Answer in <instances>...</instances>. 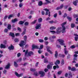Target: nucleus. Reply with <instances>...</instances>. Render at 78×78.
<instances>
[{"label": "nucleus", "instance_id": "nucleus-1", "mask_svg": "<svg viewBox=\"0 0 78 78\" xmlns=\"http://www.w3.org/2000/svg\"><path fill=\"white\" fill-rule=\"evenodd\" d=\"M66 23H67V22H65L61 24L62 27V31L61 30L62 29V27H59L57 28V31L56 32L54 30H50V33L53 34H54L55 33H57V34H59L61 31L62 33H66V27L64 26V25H66Z\"/></svg>", "mask_w": 78, "mask_h": 78}, {"label": "nucleus", "instance_id": "nucleus-2", "mask_svg": "<svg viewBox=\"0 0 78 78\" xmlns=\"http://www.w3.org/2000/svg\"><path fill=\"white\" fill-rule=\"evenodd\" d=\"M25 56H31V55H33V52L32 51L28 52V50H26L25 53Z\"/></svg>", "mask_w": 78, "mask_h": 78}, {"label": "nucleus", "instance_id": "nucleus-3", "mask_svg": "<svg viewBox=\"0 0 78 78\" xmlns=\"http://www.w3.org/2000/svg\"><path fill=\"white\" fill-rule=\"evenodd\" d=\"M58 41L59 42V44L60 45H65V44L64 43V41L62 39H58Z\"/></svg>", "mask_w": 78, "mask_h": 78}, {"label": "nucleus", "instance_id": "nucleus-4", "mask_svg": "<svg viewBox=\"0 0 78 78\" xmlns=\"http://www.w3.org/2000/svg\"><path fill=\"white\" fill-rule=\"evenodd\" d=\"M36 30H39L41 28V24L38 23L36 24L35 27Z\"/></svg>", "mask_w": 78, "mask_h": 78}, {"label": "nucleus", "instance_id": "nucleus-5", "mask_svg": "<svg viewBox=\"0 0 78 78\" xmlns=\"http://www.w3.org/2000/svg\"><path fill=\"white\" fill-rule=\"evenodd\" d=\"M53 65V63L52 62L50 63L47 66V68L48 69H51L52 68V66Z\"/></svg>", "mask_w": 78, "mask_h": 78}, {"label": "nucleus", "instance_id": "nucleus-6", "mask_svg": "<svg viewBox=\"0 0 78 78\" xmlns=\"http://www.w3.org/2000/svg\"><path fill=\"white\" fill-rule=\"evenodd\" d=\"M10 63H8V64L5 66V69H10Z\"/></svg>", "mask_w": 78, "mask_h": 78}, {"label": "nucleus", "instance_id": "nucleus-7", "mask_svg": "<svg viewBox=\"0 0 78 78\" xmlns=\"http://www.w3.org/2000/svg\"><path fill=\"white\" fill-rule=\"evenodd\" d=\"M39 74H40V75H41V77H42L44 76V75H45V73L44 72L41 71L39 72Z\"/></svg>", "mask_w": 78, "mask_h": 78}, {"label": "nucleus", "instance_id": "nucleus-8", "mask_svg": "<svg viewBox=\"0 0 78 78\" xmlns=\"http://www.w3.org/2000/svg\"><path fill=\"white\" fill-rule=\"evenodd\" d=\"M15 74L17 77H20V76H23V75L22 73L19 74L16 72L15 73Z\"/></svg>", "mask_w": 78, "mask_h": 78}, {"label": "nucleus", "instance_id": "nucleus-9", "mask_svg": "<svg viewBox=\"0 0 78 78\" xmlns=\"http://www.w3.org/2000/svg\"><path fill=\"white\" fill-rule=\"evenodd\" d=\"M47 51L48 52H49L50 53V54H53V52L51 51L50 50V47H47Z\"/></svg>", "mask_w": 78, "mask_h": 78}, {"label": "nucleus", "instance_id": "nucleus-10", "mask_svg": "<svg viewBox=\"0 0 78 78\" xmlns=\"http://www.w3.org/2000/svg\"><path fill=\"white\" fill-rule=\"evenodd\" d=\"M8 48L10 50H13L14 49V47L11 44L10 46Z\"/></svg>", "mask_w": 78, "mask_h": 78}, {"label": "nucleus", "instance_id": "nucleus-11", "mask_svg": "<svg viewBox=\"0 0 78 78\" xmlns=\"http://www.w3.org/2000/svg\"><path fill=\"white\" fill-rule=\"evenodd\" d=\"M19 45L20 46V47H22V46L25 45L24 41H21L20 42V44H19Z\"/></svg>", "mask_w": 78, "mask_h": 78}, {"label": "nucleus", "instance_id": "nucleus-12", "mask_svg": "<svg viewBox=\"0 0 78 78\" xmlns=\"http://www.w3.org/2000/svg\"><path fill=\"white\" fill-rule=\"evenodd\" d=\"M44 11H46L45 15L46 16H47V15L48 14V13H49V10L48 9H44Z\"/></svg>", "mask_w": 78, "mask_h": 78}, {"label": "nucleus", "instance_id": "nucleus-13", "mask_svg": "<svg viewBox=\"0 0 78 78\" xmlns=\"http://www.w3.org/2000/svg\"><path fill=\"white\" fill-rule=\"evenodd\" d=\"M32 49H34V48H35L36 49H39V47L37 45H33L32 46Z\"/></svg>", "mask_w": 78, "mask_h": 78}, {"label": "nucleus", "instance_id": "nucleus-14", "mask_svg": "<svg viewBox=\"0 0 78 78\" xmlns=\"http://www.w3.org/2000/svg\"><path fill=\"white\" fill-rule=\"evenodd\" d=\"M0 47L1 48H6V46L5 44H1L0 45Z\"/></svg>", "mask_w": 78, "mask_h": 78}, {"label": "nucleus", "instance_id": "nucleus-15", "mask_svg": "<svg viewBox=\"0 0 78 78\" xmlns=\"http://www.w3.org/2000/svg\"><path fill=\"white\" fill-rule=\"evenodd\" d=\"M45 2H46L44 3H43V5H47L49 3H50V1H48V0H46Z\"/></svg>", "mask_w": 78, "mask_h": 78}, {"label": "nucleus", "instance_id": "nucleus-16", "mask_svg": "<svg viewBox=\"0 0 78 78\" xmlns=\"http://www.w3.org/2000/svg\"><path fill=\"white\" fill-rule=\"evenodd\" d=\"M64 51L65 55H67L68 51L67 50V48H65L64 49Z\"/></svg>", "mask_w": 78, "mask_h": 78}, {"label": "nucleus", "instance_id": "nucleus-17", "mask_svg": "<svg viewBox=\"0 0 78 78\" xmlns=\"http://www.w3.org/2000/svg\"><path fill=\"white\" fill-rule=\"evenodd\" d=\"M63 7V5H62L60 6V7H58L56 8V10H59V9H62V8Z\"/></svg>", "mask_w": 78, "mask_h": 78}, {"label": "nucleus", "instance_id": "nucleus-18", "mask_svg": "<svg viewBox=\"0 0 78 78\" xmlns=\"http://www.w3.org/2000/svg\"><path fill=\"white\" fill-rule=\"evenodd\" d=\"M9 35L10 36H12V37H14V36H15V35H14V34L12 32H10L9 33Z\"/></svg>", "mask_w": 78, "mask_h": 78}, {"label": "nucleus", "instance_id": "nucleus-19", "mask_svg": "<svg viewBox=\"0 0 78 78\" xmlns=\"http://www.w3.org/2000/svg\"><path fill=\"white\" fill-rule=\"evenodd\" d=\"M56 28V27H53V26H51V27H50V29L51 30H55Z\"/></svg>", "mask_w": 78, "mask_h": 78}, {"label": "nucleus", "instance_id": "nucleus-20", "mask_svg": "<svg viewBox=\"0 0 78 78\" xmlns=\"http://www.w3.org/2000/svg\"><path fill=\"white\" fill-rule=\"evenodd\" d=\"M37 20H34V21H33L31 23V24H35L37 22Z\"/></svg>", "mask_w": 78, "mask_h": 78}, {"label": "nucleus", "instance_id": "nucleus-21", "mask_svg": "<svg viewBox=\"0 0 78 78\" xmlns=\"http://www.w3.org/2000/svg\"><path fill=\"white\" fill-rule=\"evenodd\" d=\"M38 23H41L42 21V18H40L38 20Z\"/></svg>", "mask_w": 78, "mask_h": 78}, {"label": "nucleus", "instance_id": "nucleus-22", "mask_svg": "<svg viewBox=\"0 0 78 78\" xmlns=\"http://www.w3.org/2000/svg\"><path fill=\"white\" fill-rule=\"evenodd\" d=\"M43 47L44 45H43L42 44H41L40 45V48H38V49H39V50H41V49L43 48Z\"/></svg>", "mask_w": 78, "mask_h": 78}, {"label": "nucleus", "instance_id": "nucleus-23", "mask_svg": "<svg viewBox=\"0 0 78 78\" xmlns=\"http://www.w3.org/2000/svg\"><path fill=\"white\" fill-rule=\"evenodd\" d=\"M14 15L13 14L10 15L9 16L8 18L9 19H11V18L13 17H14Z\"/></svg>", "mask_w": 78, "mask_h": 78}, {"label": "nucleus", "instance_id": "nucleus-24", "mask_svg": "<svg viewBox=\"0 0 78 78\" xmlns=\"http://www.w3.org/2000/svg\"><path fill=\"white\" fill-rule=\"evenodd\" d=\"M42 4H43V3H42V1H40L38 3V6H42Z\"/></svg>", "mask_w": 78, "mask_h": 78}, {"label": "nucleus", "instance_id": "nucleus-25", "mask_svg": "<svg viewBox=\"0 0 78 78\" xmlns=\"http://www.w3.org/2000/svg\"><path fill=\"white\" fill-rule=\"evenodd\" d=\"M17 21H18L17 19H15L13 20H12V22H13V23H14L15 22H17Z\"/></svg>", "mask_w": 78, "mask_h": 78}, {"label": "nucleus", "instance_id": "nucleus-26", "mask_svg": "<svg viewBox=\"0 0 78 78\" xmlns=\"http://www.w3.org/2000/svg\"><path fill=\"white\" fill-rule=\"evenodd\" d=\"M24 22H25V21H20L19 22V24L20 25H22V24H23V23H24Z\"/></svg>", "mask_w": 78, "mask_h": 78}, {"label": "nucleus", "instance_id": "nucleus-27", "mask_svg": "<svg viewBox=\"0 0 78 78\" xmlns=\"http://www.w3.org/2000/svg\"><path fill=\"white\" fill-rule=\"evenodd\" d=\"M55 58H57L58 57V51H55Z\"/></svg>", "mask_w": 78, "mask_h": 78}, {"label": "nucleus", "instance_id": "nucleus-28", "mask_svg": "<svg viewBox=\"0 0 78 78\" xmlns=\"http://www.w3.org/2000/svg\"><path fill=\"white\" fill-rule=\"evenodd\" d=\"M25 33H26V29H25L24 30V31L22 34V36H23V35L25 34Z\"/></svg>", "mask_w": 78, "mask_h": 78}, {"label": "nucleus", "instance_id": "nucleus-29", "mask_svg": "<svg viewBox=\"0 0 78 78\" xmlns=\"http://www.w3.org/2000/svg\"><path fill=\"white\" fill-rule=\"evenodd\" d=\"M73 4L75 6H76L77 5V2L75 1L73 2Z\"/></svg>", "mask_w": 78, "mask_h": 78}, {"label": "nucleus", "instance_id": "nucleus-30", "mask_svg": "<svg viewBox=\"0 0 78 78\" xmlns=\"http://www.w3.org/2000/svg\"><path fill=\"white\" fill-rule=\"evenodd\" d=\"M14 65L15 67H17L18 66V65L17 63L16 62H14Z\"/></svg>", "mask_w": 78, "mask_h": 78}, {"label": "nucleus", "instance_id": "nucleus-31", "mask_svg": "<svg viewBox=\"0 0 78 78\" xmlns=\"http://www.w3.org/2000/svg\"><path fill=\"white\" fill-rule=\"evenodd\" d=\"M11 24H9L8 25V29H9V30H10L11 29Z\"/></svg>", "mask_w": 78, "mask_h": 78}, {"label": "nucleus", "instance_id": "nucleus-32", "mask_svg": "<svg viewBox=\"0 0 78 78\" xmlns=\"http://www.w3.org/2000/svg\"><path fill=\"white\" fill-rule=\"evenodd\" d=\"M34 75L35 76H38V75H39V74H38V73H37V72H35L34 73Z\"/></svg>", "mask_w": 78, "mask_h": 78}, {"label": "nucleus", "instance_id": "nucleus-33", "mask_svg": "<svg viewBox=\"0 0 78 78\" xmlns=\"http://www.w3.org/2000/svg\"><path fill=\"white\" fill-rule=\"evenodd\" d=\"M29 24V23H28V22H25L24 23V25H25V26H28Z\"/></svg>", "mask_w": 78, "mask_h": 78}, {"label": "nucleus", "instance_id": "nucleus-34", "mask_svg": "<svg viewBox=\"0 0 78 78\" xmlns=\"http://www.w3.org/2000/svg\"><path fill=\"white\" fill-rule=\"evenodd\" d=\"M39 42H41V43L44 42V40H43L42 39H40L39 40Z\"/></svg>", "mask_w": 78, "mask_h": 78}, {"label": "nucleus", "instance_id": "nucleus-35", "mask_svg": "<svg viewBox=\"0 0 78 78\" xmlns=\"http://www.w3.org/2000/svg\"><path fill=\"white\" fill-rule=\"evenodd\" d=\"M44 62L45 63H48V60L47 59H45L44 60Z\"/></svg>", "mask_w": 78, "mask_h": 78}, {"label": "nucleus", "instance_id": "nucleus-36", "mask_svg": "<svg viewBox=\"0 0 78 78\" xmlns=\"http://www.w3.org/2000/svg\"><path fill=\"white\" fill-rule=\"evenodd\" d=\"M67 19H68L69 21H71V20H72V18L71 17H70L69 16H67Z\"/></svg>", "mask_w": 78, "mask_h": 78}, {"label": "nucleus", "instance_id": "nucleus-37", "mask_svg": "<svg viewBox=\"0 0 78 78\" xmlns=\"http://www.w3.org/2000/svg\"><path fill=\"white\" fill-rule=\"evenodd\" d=\"M49 23H50L51 24H52V23H55V22L53 21L52 20L51 21L49 22Z\"/></svg>", "mask_w": 78, "mask_h": 78}, {"label": "nucleus", "instance_id": "nucleus-38", "mask_svg": "<svg viewBox=\"0 0 78 78\" xmlns=\"http://www.w3.org/2000/svg\"><path fill=\"white\" fill-rule=\"evenodd\" d=\"M22 6H23V4L22 3H20L19 5V6H20V8H22Z\"/></svg>", "mask_w": 78, "mask_h": 78}, {"label": "nucleus", "instance_id": "nucleus-39", "mask_svg": "<svg viewBox=\"0 0 78 78\" xmlns=\"http://www.w3.org/2000/svg\"><path fill=\"white\" fill-rule=\"evenodd\" d=\"M56 64H60V61H59V60H57L56 61Z\"/></svg>", "mask_w": 78, "mask_h": 78}, {"label": "nucleus", "instance_id": "nucleus-40", "mask_svg": "<svg viewBox=\"0 0 78 78\" xmlns=\"http://www.w3.org/2000/svg\"><path fill=\"white\" fill-rule=\"evenodd\" d=\"M72 71H75L76 70V69L75 68H73L71 69Z\"/></svg>", "mask_w": 78, "mask_h": 78}, {"label": "nucleus", "instance_id": "nucleus-41", "mask_svg": "<svg viewBox=\"0 0 78 78\" xmlns=\"http://www.w3.org/2000/svg\"><path fill=\"white\" fill-rule=\"evenodd\" d=\"M71 26L72 28H74V27H75V24L72 23L71 24Z\"/></svg>", "mask_w": 78, "mask_h": 78}, {"label": "nucleus", "instance_id": "nucleus-42", "mask_svg": "<svg viewBox=\"0 0 78 78\" xmlns=\"http://www.w3.org/2000/svg\"><path fill=\"white\" fill-rule=\"evenodd\" d=\"M78 35H77V37H75V41H77L78 40Z\"/></svg>", "mask_w": 78, "mask_h": 78}, {"label": "nucleus", "instance_id": "nucleus-43", "mask_svg": "<svg viewBox=\"0 0 78 78\" xmlns=\"http://www.w3.org/2000/svg\"><path fill=\"white\" fill-rule=\"evenodd\" d=\"M61 64L63 65L64 64V60L63 59H62L61 61Z\"/></svg>", "mask_w": 78, "mask_h": 78}, {"label": "nucleus", "instance_id": "nucleus-44", "mask_svg": "<svg viewBox=\"0 0 78 78\" xmlns=\"http://www.w3.org/2000/svg\"><path fill=\"white\" fill-rule=\"evenodd\" d=\"M23 38H24V41H27V36H24Z\"/></svg>", "mask_w": 78, "mask_h": 78}, {"label": "nucleus", "instance_id": "nucleus-45", "mask_svg": "<svg viewBox=\"0 0 78 78\" xmlns=\"http://www.w3.org/2000/svg\"><path fill=\"white\" fill-rule=\"evenodd\" d=\"M44 43L45 45H48V42L47 41H45L44 42Z\"/></svg>", "mask_w": 78, "mask_h": 78}, {"label": "nucleus", "instance_id": "nucleus-46", "mask_svg": "<svg viewBox=\"0 0 78 78\" xmlns=\"http://www.w3.org/2000/svg\"><path fill=\"white\" fill-rule=\"evenodd\" d=\"M30 70L31 71H32V72H34L36 70V69H33V68H30Z\"/></svg>", "mask_w": 78, "mask_h": 78}, {"label": "nucleus", "instance_id": "nucleus-47", "mask_svg": "<svg viewBox=\"0 0 78 78\" xmlns=\"http://www.w3.org/2000/svg\"><path fill=\"white\" fill-rule=\"evenodd\" d=\"M19 35H20V34H19V33H17L15 34V36H19Z\"/></svg>", "mask_w": 78, "mask_h": 78}, {"label": "nucleus", "instance_id": "nucleus-48", "mask_svg": "<svg viewBox=\"0 0 78 78\" xmlns=\"http://www.w3.org/2000/svg\"><path fill=\"white\" fill-rule=\"evenodd\" d=\"M20 55H21V54H20V53H19L17 54V57H20Z\"/></svg>", "mask_w": 78, "mask_h": 78}, {"label": "nucleus", "instance_id": "nucleus-49", "mask_svg": "<svg viewBox=\"0 0 78 78\" xmlns=\"http://www.w3.org/2000/svg\"><path fill=\"white\" fill-rule=\"evenodd\" d=\"M8 31V29H5L4 30V31L5 33H7Z\"/></svg>", "mask_w": 78, "mask_h": 78}, {"label": "nucleus", "instance_id": "nucleus-50", "mask_svg": "<svg viewBox=\"0 0 78 78\" xmlns=\"http://www.w3.org/2000/svg\"><path fill=\"white\" fill-rule=\"evenodd\" d=\"M57 15H58V14L57 13H55L54 15V17L55 18H56V16H57Z\"/></svg>", "mask_w": 78, "mask_h": 78}, {"label": "nucleus", "instance_id": "nucleus-51", "mask_svg": "<svg viewBox=\"0 0 78 78\" xmlns=\"http://www.w3.org/2000/svg\"><path fill=\"white\" fill-rule=\"evenodd\" d=\"M42 51L41 50H39V51H38V53H39L40 54H41V53H42Z\"/></svg>", "mask_w": 78, "mask_h": 78}, {"label": "nucleus", "instance_id": "nucleus-52", "mask_svg": "<svg viewBox=\"0 0 78 78\" xmlns=\"http://www.w3.org/2000/svg\"><path fill=\"white\" fill-rule=\"evenodd\" d=\"M15 42H19V39H17V38H16L15 39Z\"/></svg>", "mask_w": 78, "mask_h": 78}, {"label": "nucleus", "instance_id": "nucleus-53", "mask_svg": "<svg viewBox=\"0 0 78 78\" xmlns=\"http://www.w3.org/2000/svg\"><path fill=\"white\" fill-rule=\"evenodd\" d=\"M3 42L4 44H5V45H6V44H7V42L6 41H4Z\"/></svg>", "mask_w": 78, "mask_h": 78}, {"label": "nucleus", "instance_id": "nucleus-54", "mask_svg": "<svg viewBox=\"0 0 78 78\" xmlns=\"http://www.w3.org/2000/svg\"><path fill=\"white\" fill-rule=\"evenodd\" d=\"M62 73V71H58V75H60V74H61Z\"/></svg>", "mask_w": 78, "mask_h": 78}, {"label": "nucleus", "instance_id": "nucleus-55", "mask_svg": "<svg viewBox=\"0 0 78 78\" xmlns=\"http://www.w3.org/2000/svg\"><path fill=\"white\" fill-rule=\"evenodd\" d=\"M70 58V55L69 54H68V56H67V59H69Z\"/></svg>", "mask_w": 78, "mask_h": 78}, {"label": "nucleus", "instance_id": "nucleus-56", "mask_svg": "<svg viewBox=\"0 0 78 78\" xmlns=\"http://www.w3.org/2000/svg\"><path fill=\"white\" fill-rule=\"evenodd\" d=\"M73 56L76 57V58H77L78 57V55L77 54H74Z\"/></svg>", "mask_w": 78, "mask_h": 78}, {"label": "nucleus", "instance_id": "nucleus-57", "mask_svg": "<svg viewBox=\"0 0 78 78\" xmlns=\"http://www.w3.org/2000/svg\"><path fill=\"white\" fill-rule=\"evenodd\" d=\"M44 39L45 41H47V40H48V37H45Z\"/></svg>", "mask_w": 78, "mask_h": 78}, {"label": "nucleus", "instance_id": "nucleus-58", "mask_svg": "<svg viewBox=\"0 0 78 78\" xmlns=\"http://www.w3.org/2000/svg\"><path fill=\"white\" fill-rule=\"evenodd\" d=\"M41 14L42 15H44L45 14V12L44 11H42Z\"/></svg>", "mask_w": 78, "mask_h": 78}, {"label": "nucleus", "instance_id": "nucleus-59", "mask_svg": "<svg viewBox=\"0 0 78 78\" xmlns=\"http://www.w3.org/2000/svg\"><path fill=\"white\" fill-rule=\"evenodd\" d=\"M17 29L18 31H21V29L20 27H18L17 28Z\"/></svg>", "mask_w": 78, "mask_h": 78}, {"label": "nucleus", "instance_id": "nucleus-60", "mask_svg": "<svg viewBox=\"0 0 78 78\" xmlns=\"http://www.w3.org/2000/svg\"><path fill=\"white\" fill-rule=\"evenodd\" d=\"M64 17H67V14L65 13L64 15L63 16Z\"/></svg>", "mask_w": 78, "mask_h": 78}, {"label": "nucleus", "instance_id": "nucleus-61", "mask_svg": "<svg viewBox=\"0 0 78 78\" xmlns=\"http://www.w3.org/2000/svg\"><path fill=\"white\" fill-rule=\"evenodd\" d=\"M71 10H72V8L71 7H69L68 9V11H70Z\"/></svg>", "mask_w": 78, "mask_h": 78}, {"label": "nucleus", "instance_id": "nucleus-62", "mask_svg": "<svg viewBox=\"0 0 78 78\" xmlns=\"http://www.w3.org/2000/svg\"><path fill=\"white\" fill-rule=\"evenodd\" d=\"M77 58L74 57L73 58V60L74 61H77Z\"/></svg>", "mask_w": 78, "mask_h": 78}, {"label": "nucleus", "instance_id": "nucleus-63", "mask_svg": "<svg viewBox=\"0 0 78 78\" xmlns=\"http://www.w3.org/2000/svg\"><path fill=\"white\" fill-rule=\"evenodd\" d=\"M56 47L58 48H61V46L60 45H56Z\"/></svg>", "mask_w": 78, "mask_h": 78}, {"label": "nucleus", "instance_id": "nucleus-64", "mask_svg": "<svg viewBox=\"0 0 78 78\" xmlns=\"http://www.w3.org/2000/svg\"><path fill=\"white\" fill-rule=\"evenodd\" d=\"M44 72H47L48 71V69H47L46 68L44 70Z\"/></svg>", "mask_w": 78, "mask_h": 78}]
</instances>
